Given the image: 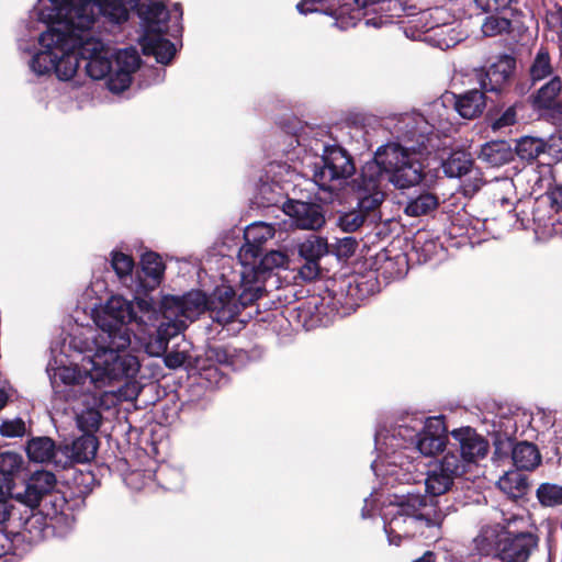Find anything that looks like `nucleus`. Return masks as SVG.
I'll use <instances>...</instances> for the list:
<instances>
[{"instance_id": "69168bd1", "label": "nucleus", "mask_w": 562, "mask_h": 562, "mask_svg": "<svg viewBox=\"0 0 562 562\" xmlns=\"http://www.w3.org/2000/svg\"><path fill=\"white\" fill-rule=\"evenodd\" d=\"M142 294L143 293H136L135 295L138 310L144 313H149L154 311V301L151 299L140 297Z\"/></svg>"}, {"instance_id": "0eeeda50", "label": "nucleus", "mask_w": 562, "mask_h": 562, "mask_svg": "<svg viewBox=\"0 0 562 562\" xmlns=\"http://www.w3.org/2000/svg\"><path fill=\"white\" fill-rule=\"evenodd\" d=\"M140 368L136 356L113 350H97L92 358L91 379L94 382L134 379Z\"/></svg>"}, {"instance_id": "393cba45", "label": "nucleus", "mask_w": 562, "mask_h": 562, "mask_svg": "<svg viewBox=\"0 0 562 562\" xmlns=\"http://www.w3.org/2000/svg\"><path fill=\"white\" fill-rule=\"evenodd\" d=\"M479 158L492 167H501L514 160L515 151L507 140H491L482 145Z\"/></svg>"}, {"instance_id": "f257e3e1", "label": "nucleus", "mask_w": 562, "mask_h": 562, "mask_svg": "<svg viewBox=\"0 0 562 562\" xmlns=\"http://www.w3.org/2000/svg\"><path fill=\"white\" fill-rule=\"evenodd\" d=\"M360 176L373 191H383L386 179L396 189H408L419 184L426 177L425 165L416 151L398 143H387L378 148L372 160L364 164Z\"/></svg>"}, {"instance_id": "c85d7f7f", "label": "nucleus", "mask_w": 562, "mask_h": 562, "mask_svg": "<svg viewBox=\"0 0 562 562\" xmlns=\"http://www.w3.org/2000/svg\"><path fill=\"white\" fill-rule=\"evenodd\" d=\"M23 459L11 451L0 452V486L16 488L15 475L20 472Z\"/></svg>"}, {"instance_id": "49530a36", "label": "nucleus", "mask_w": 562, "mask_h": 562, "mask_svg": "<svg viewBox=\"0 0 562 562\" xmlns=\"http://www.w3.org/2000/svg\"><path fill=\"white\" fill-rule=\"evenodd\" d=\"M447 441L437 438L436 436H428L424 434H418L416 439V448L417 450L427 457L434 456L439 451H442Z\"/></svg>"}, {"instance_id": "bf43d9fd", "label": "nucleus", "mask_w": 562, "mask_h": 562, "mask_svg": "<svg viewBox=\"0 0 562 562\" xmlns=\"http://www.w3.org/2000/svg\"><path fill=\"white\" fill-rule=\"evenodd\" d=\"M57 376L66 385H78L81 383V373L77 368L61 367L58 369Z\"/></svg>"}, {"instance_id": "c9c22d12", "label": "nucleus", "mask_w": 562, "mask_h": 562, "mask_svg": "<svg viewBox=\"0 0 562 562\" xmlns=\"http://www.w3.org/2000/svg\"><path fill=\"white\" fill-rule=\"evenodd\" d=\"M111 267L119 277L120 280H131V288L134 291L135 276L133 277V270L135 261L132 256L126 255L122 251L113 250L111 252Z\"/></svg>"}, {"instance_id": "bb28decb", "label": "nucleus", "mask_w": 562, "mask_h": 562, "mask_svg": "<svg viewBox=\"0 0 562 562\" xmlns=\"http://www.w3.org/2000/svg\"><path fill=\"white\" fill-rule=\"evenodd\" d=\"M510 446L512 460L518 470L532 471L541 463V454L535 443L519 441Z\"/></svg>"}, {"instance_id": "a19ab883", "label": "nucleus", "mask_w": 562, "mask_h": 562, "mask_svg": "<svg viewBox=\"0 0 562 562\" xmlns=\"http://www.w3.org/2000/svg\"><path fill=\"white\" fill-rule=\"evenodd\" d=\"M142 59L133 47L119 50L115 55L116 69L128 71L133 75L140 66Z\"/></svg>"}, {"instance_id": "338daca9", "label": "nucleus", "mask_w": 562, "mask_h": 562, "mask_svg": "<svg viewBox=\"0 0 562 562\" xmlns=\"http://www.w3.org/2000/svg\"><path fill=\"white\" fill-rule=\"evenodd\" d=\"M213 353L218 362L228 363L229 355L225 348H222V347L214 348Z\"/></svg>"}, {"instance_id": "052dcab7", "label": "nucleus", "mask_w": 562, "mask_h": 562, "mask_svg": "<svg viewBox=\"0 0 562 562\" xmlns=\"http://www.w3.org/2000/svg\"><path fill=\"white\" fill-rule=\"evenodd\" d=\"M513 0H474L477 8L483 12H499L509 7Z\"/></svg>"}, {"instance_id": "6e6552de", "label": "nucleus", "mask_w": 562, "mask_h": 562, "mask_svg": "<svg viewBox=\"0 0 562 562\" xmlns=\"http://www.w3.org/2000/svg\"><path fill=\"white\" fill-rule=\"evenodd\" d=\"M353 188L358 201L357 207L340 214L337 221L338 226L346 233L358 231L370 217L374 221L385 198L383 191H373L367 182L362 183L360 175L355 179Z\"/></svg>"}, {"instance_id": "e2e57ef3", "label": "nucleus", "mask_w": 562, "mask_h": 562, "mask_svg": "<svg viewBox=\"0 0 562 562\" xmlns=\"http://www.w3.org/2000/svg\"><path fill=\"white\" fill-rule=\"evenodd\" d=\"M550 198V203L553 205L557 213L562 212V184H557L544 193Z\"/></svg>"}, {"instance_id": "423d86ee", "label": "nucleus", "mask_w": 562, "mask_h": 562, "mask_svg": "<svg viewBox=\"0 0 562 562\" xmlns=\"http://www.w3.org/2000/svg\"><path fill=\"white\" fill-rule=\"evenodd\" d=\"M55 16H63L74 22L80 32H88L102 14L110 22L123 23L128 20L130 10L121 0H49Z\"/></svg>"}, {"instance_id": "ddd939ff", "label": "nucleus", "mask_w": 562, "mask_h": 562, "mask_svg": "<svg viewBox=\"0 0 562 562\" xmlns=\"http://www.w3.org/2000/svg\"><path fill=\"white\" fill-rule=\"evenodd\" d=\"M166 265L160 255L146 251L142 255L139 267L135 271L134 292L145 296L160 285L164 280Z\"/></svg>"}, {"instance_id": "c756f323", "label": "nucleus", "mask_w": 562, "mask_h": 562, "mask_svg": "<svg viewBox=\"0 0 562 562\" xmlns=\"http://www.w3.org/2000/svg\"><path fill=\"white\" fill-rule=\"evenodd\" d=\"M531 221L537 228H547L554 225V215L558 214L550 203V198L544 194L531 201Z\"/></svg>"}, {"instance_id": "4c0bfd02", "label": "nucleus", "mask_w": 562, "mask_h": 562, "mask_svg": "<svg viewBox=\"0 0 562 562\" xmlns=\"http://www.w3.org/2000/svg\"><path fill=\"white\" fill-rule=\"evenodd\" d=\"M552 72L550 54L546 48H540L529 69L530 79L535 83L551 76Z\"/></svg>"}, {"instance_id": "39448f33", "label": "nucleus", "mask_w": 562, "mask_h": 562, "mask_svg": "<svg viewBox=\"0 0 562 562\" xmlns=\"http://www.w3.org/2000/svg\"><path fill=\"white\" fill-rule=\"evenodd\" d=\"M54 8L41 10V20L47 23V31L41 34L44 43H58L59 55L56 63L55 75L61 81H68L74 78L82 60L79 54L81 47L82 33L75 26L71 20L63 16H55Z\"/></svg>"}, {"instance_id": "dca6fc26", "label": "nucleus", "mask_w": 562, "mask_h": 562, "mask_svg": "<svg viewBox=\"0 0 562 562\" xmlns=\"http://www.w3.org/2000/svg\"><path fill=\"white\" fill-rule=\"evenodd\" d=\"M299 256L304 263L299 270L301 278L313 281L321 274L319 259L328 252L327 240L319 236H312L299 245Z\"/></svg>"}, {"instance_id": "de8ad7c7", "label": "nucleus", "mask_w": 562, "mask_h": 562, "mask_svg": "<svg viewBox=\"0 0 562 562\" xmlns=\"http://www.w3.org/2000/svg\"><path fill=\"white\" fill-rule=\"evenodd\" d=\"M108 77V88L113 93H121L130 88L132 83V75L126 70L116 69L111 70Z\"/></svg>"}, {"instance_id": "e433bc0d", "label": "nucleus", "mask_w": 562, "mask_h": 562, "mask_svg": "<svg viewBox=\"0 0 562 562\" xmlns=\"http://www.w3.org/2000/svg\"><path fill=\"white\" fill-rule=\"evenodd\" d=\"M263 255V246L247 243L240 247L238 258L244 267L243 279L246 280L250 277V271L258 263L259 259Z\"/></svg>"}, {"instance_id": "7c9ffc66", "label": "nucleus", "mask_w": 562, "mask_h": 562, "mask_svg": "<svg viewBox=\"0 0 562 562\" xmlns=\"http://www.w3.org/2000/svg\"><path fill=\"white\" fill-rule=\"evenodd\" d=\"M439 204V198L437 194L423 192L407 201L404 207V213L407 216L419 217L436 211Z\"/></svg>"}, {"instance_id": "4be33fe9", "label": "nucleus", "mask_w": 562, "mask_h": 562, "mask_svg": "<svg viewBox=\"0 0 562 562\" xmlns=\"http://www.w3.org/2000/svg\"><path fill=\"white\" fill-rule=\"evenodd\" d=\"M487 93L480 89H471L460 94H452L454 110L463 119L479 117L486 108Z\"/></svg>"}, {"instance_id": "a211bd4d", "label": "nucleus", "mask_w": 562, "mask_h": 562, "mask_svg": "<svg viewBox=\"0 0 562 562\" xmlns=\"http://www.w3.org/2000/svg\"><path fill=\"white\" fill-rule=\"evenodd\" d=\"M137 15L142 20L144 34L156 32H168L170 13L164 2L156 0H144L137 5Z\"/></svg>"}, {"instance_id": "412c9836", "label": "nucleus", "mask_w": 562, "mask_h": 562, "mask_svg": "<svg viewBox=\"0 0 562 562\" xmlns=\"http://www.w3.org/2000/svg\"><path fill=\"white\" fill-rule=\"evenodd\" d=\"M167 32H156L143 35L140 38L142 50L145 56H154L157 63L167 65L176 54L175 44L165 37Z\"/></svg>"}, {"instance_id": "473e14b6", "label": "nucleus", "mask_w": 562, "mask_h": 562, "mask_svg": "<svg viewBox=\"0 0 562 562\" xmlns=\"http://www.w3.org/2000/svg\"><path fill=\"white\" fill-rule=\"evenodd\" d=\"M548 144L544 139L533 136H524L516 140L515 155L527 161L536 160L546 151Z\"/></svg>"}, {"instance_id": "2eb2a0df", "label": "nucleus", "mask_w": 562, "mask_h": 562, "mask_svg": "<svg viewBox=\"0 0 562 562\" xmlns=\"http://www.w3.org/2000/svg\"><path fill=\"white\" fill-rule=\"evenodd\" d=\"M236 292L229 284L217 285L207 295L206 311L212 319L218 324H228L238 316V307L235 304Z\"/></svg>"}, {"instance_id": "72a5a7b5", "label": "nucleus", "mask_w": 562, "mask_h": 562, "mask_svg": "<svg viewBox=\"0 0 562 562\" xmlns=\"http://www.w3.org/2000/svg\"><path fill=\"white\" fill-rule=\"evenodd\" d=\"M183 317L193 321L206 312L207 295L201 290H192L181 296Z\"/></svg>"}, {"instance_id": "f704fd0d", "label": "nucleus", "mask_w": 562, "mask_h": 562, "mask_svg": "<svg viewBox=\"0 0 562 562\" xmlns=\"http://www.w3.org/2000/svg\"><path fill=\"white\" fill-rule=\"evenodd\" d=\"M473 161L464 151L452 153L442 162V171L449 178H460L472 168Z\"/></svg>"}, {"instance_id": "680f3d73", "label": "nucleus", "mask_w": 562, "mask_h": 562, "mask_svg": "<svg viewBox=\"0 0 562 562\" xmlns=\"http://www.w3.org/2000/svg\"><path fill=\"white\" fill-rule=\"evenodd\" d=\"M550 29L557 33L559 47L562 49V7L552 11L547 16Z\"/></svg>"}, {"instance_id": "c03bdc74", "label": "nucleus", "mask_w": 562, "mask_h": 562, "mask_svg": "<svg viewBox=\"0 0 562 562\" xmlns=\"http://www.w3.org/2000/svg\"><path fill=\"white\" fill-rule=\"evenodd\" d=\"M181 296L166 295L160 301L159 310L166 321H177L179 316H183Z\"/></svg>"}, {"instance_id": "58836bf2", "label": "nucleus", "mask_w": 562, "mask_h": 562, "mask_svg": "<svg viewBox=\"0 0 562 562\" xmlns=\"http://www.w3.org/2000/svg\"><path fill=\"white\" fill-rule=\"evenodd\" d=\"M536 496L543 507L560 506L562 505V485L541 483L536 491Z\"/></svg>"}, {"instance_id": "79ce46f5", "label": "nucleus", "mask_w": 562, "mask_h": 562, "mask_svg": "<svg viewBox=\"0 0 562 562\" xmlns=\"http://www.w3.org/2000/svg\"><path fill=\"white\" fill-rule=\"evenodd\" d=\"M273 236L272 227L265 223H255L248 226L244 233L247 243L263 246Z\"/></svg>"}, {"instance_id": "6ab92c4d", "label": "nucleus", "mask_w": 562, "mask_h": 562, "mask_svg": "<svg viewBox=\"0 0 562 562\" xmlns=\"http://www.w3.org/2000/svg\"><path fill=\"white\" fill-rule=\"evenodd\" d=\"M561 91V78L552 77L531 95L533 108L550 111L553 115H562V98L559 99Z\"/></svg>"}, {"instance_id": "6e6d98bb", "label": "nucleus", "mask_w": 562, "mask_h": 562, "mask_svg": "<svg viewBox=\"0 0 562 562\" xmlns=\"http://www.w3.org/2000/svg\"><path fill=\"white\" fill-rule=\"evenodd\" d=\"M517 121L515 106L507 108L497 119H495L491 127L493 131H498L503 127L512 126Z\"/></svg>"}, {"instance_id": "ea45409f", "label": "nucleus", "mask_w": 562, "mask_h": 562, "mask_svg": "<svg viewBox=\"0 0 562 562\" xmlns=\"http://www.w3.org/2000/svg\"><path fill=\"white\" fill-rule=\"evenodd\" d=\"M101 422L102 415L95 408H88L86 411H82L81 414L77 416L78 428L83 434L94 435L99 430Z\"/></svg>"}, {"instance_id": "13d9d810", "label": "nucleus", "mask_w": 562, "mask_h": 562, "mask_svg": "<svg viewBox=\"0 0 562 562\" xmlns=\"http://www.w3.org/2000/svg\"><path fill=\"white\" fill-rule=\"evenodd\" d=\"M182 326V322L165 319L159 324L155 331L167 338V342L169 344V340L180 333Z\"/></svg>"}, {"instance_id": "a878e982", "label": "nucleus", "mask_w": 562, "mask_h": 562, "mask_svg": "<svg viewBox=\"0 0 562 562\" xmlns=\"http://www.w3.org/2000/svg\"><path fill=\"white\" fill-rule=\"evenodd\" d=\"M38 42L44 49L36 53L31 58V70L37 76L55 72L56 63L59 55L58 43L53 42L52 45H47L48 43L42 42L41 37L38 38Z\"/></svg>"}, {"instance_id": "5701e85b", "label": "nucleus", "mask_w": 562, "mask_h": 562, "mask_svg": "<svg viewBox=\"0 0 562 562\" xmlns=\"http://www.w3.org/2000/svg\"><path fill=\"white\" fill-rule=\"evenodd\" d=\"M103 331L100 336L103 345L97 350H113L115 353L125 352L131 345L130 330L126 325H113L112 322H98Z\"/></svg>"}, {"instance_id": "7ed1b4c3", "label": "nucleus", "mask_w": 562, "mask_h": 562, "mask_svg": "<svg viewBox=\"0 0 562 562\" xmlns=\"http://www.w3.org/2000/svg\"><path fill=\"white\" fill-rule=\"evenodd\" d=\"M390 503L385 515L384 530L391 544L400 546L403 539L414 537L417 522H425L426 527L440 526L445 515L442 510L427 502L426 495L407 493L395 495Z\"/></svg>"}, {"instance_id": "603ef678", "label": "nucleus", "mask_w": 562, "mask_h": 562, "mask_svg": "<svg viewBox=\"0 0 562 562\" xmlns=\"http://www.w3.org/2000/svg\"><path fill=\"white\" fill-rule=\"evenodd\" d=\"M146 352L153 357H159L167 352L168 342L167 338L157 334L156 331L148 337L145 345Z\"/></svg>"}, {"instance_id": "f8f14e48", "label": "nucleus", "mask_w": 562, "mask_h": 562, "mask_svg": "<svg viewBox=\"0 0 562 562\" xmlns=\"http://www.w3.org/2000/svg\"><path fill=\"white\" fill-rule=\"evenodd\" d=\"M451 437L454 440L452 446H456V451L460 453L457 456L463 464L464 473L468 464L485 458L488 452V441L471 427L456 429Z\"/></svg>"}, {"instance_id": "09e8293b", "label": "nucleus", "mask_w": 562, "mask_h": 562, "mask_svg": "<svg viewBox=\"0 0 562 562\" xmlns=\"http://www.w3.org/2000/svg\"><path fill=\"white\" fill-rule=\"evenodd\" d=\"M447 427L443 416H434L427 418L420 434L440 438L443 441H448Z\"/></svg>"}, {"instance_id": "0e129e2a", "label": "nucleus", "mask_w": 562, "mask_h": 562, "mask_svg": "<svg viewBox=\"0 0 562 562\" xmlns=\"http://www.w3.org/2000/svg\"><path fill=\"white\" fill-rule=\"evenodd\" d=\"M187 360V356L183 352L179 351H172L166 355L165 357V363L168 368H179L181 367Z\"/></svg>"}, {"instance_id": "37998d69", "label": "nucleus", "mask_w": 562, "mask_h": 562, "mask_svg": "<svg viewBox=\"0 0 562 562\" xmlns=\"http://www.w3.org/2000/svg\"><path fill=\"white\" fill-rule=\"evenodd\" d=\"M503 488H508L514 497H521L527 494L529 490V482L527 476L520 473H512L501 480Z\"/></svg>"}, {"instance_id": "9b49d317", "label": "nucleus", "mask_w": 562, "mask_h": 562, "mask_svg": "<svg viewBox=\"0 0 562 562\" xmlns=\"http://www.w3.org/2000/svg\"><path fill=\"white\" fill-rule=\"evenodd\" d=\"M464 474L463 464L460 462L456 451L449 450L439 463L427 472L425 481V490L430 495L427 497V502L437 505L435 497L447 493L456 477H460Z\"/></svg>"}, {"instance_id": "3c124183", "label": "nucleus", "mask_w": 562, "mask_h": 562, "mask_svg": "<svg viewBox=\"0 0 562 562\" xmlns=\"http://www.w3.org/2000/svg\"><path fill=\"white\" fill-rule=\"evenodd\" d=\"M262 289L260 286L257 288H245L240 294L236 295L235 304L238 307V315L240 312L246 308L247 306L254 304L257 300L261 297Z\"/></svg>"}, {"instance_id": "8fccbe9b", "label": "nucleus", "mask_w": 562, "mask_h": 562, "mask_svg": "<svg viewBox=\"0 0 562 562\" xmlns=\"http://www.w3.org/2000/svg\"><path fill=\"white\" fill-rule=\"evenodd\" d=\"M95 482L94 474L90 471H75L72 475V484L82 496H87L93 490Z\"/></svg>"}, {"instance_id": "f03ea898", "label": "nucleus", "mask_w": 562, "mask_h": 562, "mask_svg": "<svg viewBox=\"0 0 562 562\" xmlns=\"http://www.w3.org/2000/svg\"><path fill=\"white\" fill-rule=\"evenodd\" d=\"M56 476L48 471H35L27 481L24 490L0 486V525L10 519H19L26 525L42 503L50 504L54 513H63L66 505L65 497L55 490Z\"/></svg>"}, {"instance_id": "774afa93", "label": "nucleus", "mask_w": 562, "mask_h": 562, "mask_svg": "<svg viewBox=\"0 0 562 562\" xmlns=\"http://www.w3.org/2000/svg\"><path fill=\"white\" fill-rule=\"evenodd\" d=\"M296 9L302 14H307V13L316 11V9L314 8V2L306 1V0L299 2L296 5Z\"/></svg>"}, {"instance_id": "864d4df0", "label": "nucleus", "mask_w": 562, "mask_h": 562, "mask_svg": "<svg viewBox=\"0 0 562 562\" xmlns=\"http://www.w3.org/2000/svg\"><path fill=\"white\" fill-rule=\"evenodd\" d=\"M25 432V423L21 418L4 420L0 425V435L8 438L21 437Z\"/></svg>"}, {"instance_id": "cd10ccee", "label": "nucleus", "mask_w": 562, "mask_h": 562, "mask_svg": "<svg viewBox=\"0 0 562 562\" xmlns=\"http://www.w3.org/2000/svg\"><path fill=\"white\" fill-rule=\"evenodd\" d=\"M288 263V256L279 250H270L261 256L258 263L250 271L249 282L265 281L276 268H282Z\"/></svg>"}, {"instance_id": "a18cd8bd", "label": "nucleus", "mask_w": 562, "mask_h": 562, "mask_svg": "<svg viewBox=\"0 0 562 562\" xmlns=\"http://www.w3.org/2000/svg\"><path fill=\"white\" fill-rule=\"evenodd\" d=\"M512 27V21L507 18L498 15L487 16L482 24V32L485 36H496L504 32H509Z\"/></svg>"}, {"instance_id": "9d476101", "label": "nucleus", "mask_w": 562, "mask_h": 562, "mask_svg": "<svg viewBox=\"0 0 562 562\" xmlns=\"http://www.w3.org/2000/svg\"><path fill=\"white\" fill-rule=\"evenodd\" d=\"M517 60L508 54L499 55L495 61L476 70V79L480 88L486 93L501 97L512 86L516 71Z\"/></svg>"}, {"instance_id": "20e7f679", "label": "nucleus", "mask_w": 562, "mask_h": 562, "mask_svg": "<svg viewBox=\"0 0 562 562\" xmlns=\"http://www.w3.org/2000/svg\"><path fill=\"white\" fill-rule=\"evenodd\" d=\"M539 542V536L532 531H510L499 524L484 526L474 538L480 555L501 562H529Z\"/></svg>"}, {"instance_id": "f3484780", "label": "nucleus", "mask_w": 562, "mask_h": 562, "mask_svg": "<svg viewBox=\"0 0 562 562\" xmlns=\"http://www.w3.org/2000/svg\"><path fill=\"white\" fill-rule=\"evenodd\" d=\"M283 212L301 229L316 231L325 224L323 207L317 203L288 200L283 205Z\"/></svg>"}, {"instance_id": "4d7b16f0", "label": "nucleus", "mask_w": 562, "mask_h": 562, "mask_svg": "<svg viewBox=\"0 0 562 562\" xmlns=\"http://www.w3.org/2000/svg\"><path fill=\"white\" fill-rule=\"evenodd\" d=\"M358 247V241L355 237H344L337 240L336 255L340 258L351 257Z\"/></svg>"}, {"instance_id": "5fc2aeb1", "label": "nucleus", "mask_w": 562, "mask_h": 562, "mask_svg": "<svg viewBox=\"0 0 562 562\" xmlns=\"http://www.w3.org/2000/svg\"><path fill=\"white\" fill-rule=\"evenodd\" d=\"M530 207L531 201H519L513 210L516 221L519 222L520 226L525 229L529 228L532 224Z\"/></svg>"}, {"instance_id": "b1692460", "label": "nucleus", "mask_w": 562, "mask_h": 562, "mask_svg": "<svg viewBox=\"0 0 562 562\" xmlns=\"http://www.w3.org/2000/svg\"><path fill=\"white\" fill-rule=\"evenodd\" d=\"M99 322L127 325L132 322H138V317L132 302L122 296H112L104 306V317Z\"/></svg>"}, {"instance_id": "1a4fd4ad", "label": "nucleus", "mask_w": 562, "mask_h": 562, "mask_svg": "<svg viewBox=\"0 0 562 562\" xmlns=\"http://www.w3.org/2000/svg\"><path fill=\"white\" fill-rule=\"evenodd\" d=\"M356 173L352 156L341 146L331 145L324 148L319 161L314 165V181L323 189L333 181L346 180Z\"/></svg>"}, {"instance_id": "2f4dec72", "label": "nucleus", "mask_w": 562, "mask_h": 562, "mask_svg": "<svg viewBox=\"0 0 562 562\" xmlns=\"http://www.w3.org/2000/svg\"><path fill=\"white\" fill-rule=\"evenodd\" d=\"M26 453L34 462H47L56 456L55 441L49 437H36L27 441Z\"/></svg>"}, {"instance_id": "aec40b11", "label": "nucleus", "mask_w": 562, "mask_h": 562, "mask_svg": "<svg viewBox=\"0 0 562 562\" xmlns=\"http://www.w3.org/2000/svg\"><path fill=\"white\" fill-rule=\"evenodd\" d=\"M98 438L92 434H82L80 437L60 446L57 452H61L67 457L65 467L72 463H85L92 460L97 453Z\"/></svg>"}, {"instance_id": "4468645a", "label": "nucleus", "mask_w": 562, "mask_h": 562, "mask_svg": "<svg viewBox=\"0 0 562 562\" xmlns=\"http://www.w3.org/2000/svg\"><path fill=\"white\" fill-rule=\"evenodd\" d=\"M88 76L94 80L105 78L112 70V60L100 41L88 37L82 33L81 47L79 50Z\"/></svg>"}]
</instances>
